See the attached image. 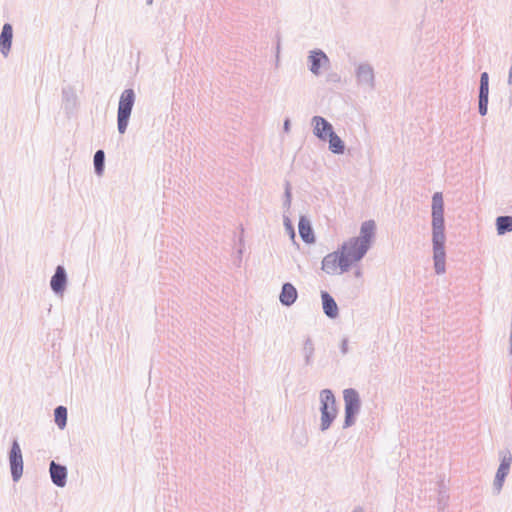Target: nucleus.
Masks as SVG:
<instances>
[{
    "instance_id": "f257e3e1",
    "label": "nucleus",
    "mask_w": 512,
    "mask_h": 512,
    "mask_svg": "<svg viewBox=\"0 0 512 512\" xmlns=\"http://www.w3.org/2000/svg\"><path fill=\"white\" fill-rule=\"evenodd\" d=\"M444 204L440 192L433 195L432 198V226H433V252L434 266L438 274L445 271V251H444Z\"/></svg>"
},
{
    "instance_id": "f03ea898",
    "label": "nucleus",
    "mask_w": 512,
    "mask_h": 512,
    "mask_svg": "<svg viewBox=\"0 0 512 512\" xmlns=\"http://www.w3.org/2000/svg\"><path fill=\"white\" fill-rule=\"evenodd\" d=\"M321 399V428H329L337 416L336 400L330 390H323L320 394Z\"/></svg>"
},
{
    "instance_id": "7ed1b4c3",
    "label": "nucleus",
    "mask_w": 512,
    "mask_h": 512,
    "mask_svg": "<svg viewBox=\"0 0 512 512\" xmlns=\"http://www.w3.org/2000/svg\"><path fill=\"white\" fill-rule=\"evenodd\" d=\"M134 100L135 95L132 89H127L121 94L118 107V130L121 134L126 131Z\"/></svg>"
},
{
    "instance_id": "20e7f679",
    "label": "nucleus",
    "mask_w": 512,
    "mask_h": 512,
    "mask_svg": "<svg viewBox=\"0 0 512 512\" xmlns=\"http://www.w3.org/2000/svg\"><path fill=\"white\" fill-rule=\"evenodd\" d=\"M367 250L368 248L365 242L362 244L361 241L353 238L344 243L339 252L341 256H343V259L346 260L349 268L353 263L359 261Z\"/></svg>"
},
{
    "instance_id": "39448f33",
    "label": "nucleus",
    "mask_w": 512,
    "mask_h": 512,
    "mask_svg": "<svg viewBox=\"0 0 512 512\" xmlns=\"http://www.w3.org/2000/svg\"><path fill=\"white\" fill-rule=\"evenodd\" d=\"M346 260L343 259L339 251L332 252L326 255L322 260V270L327 274H338L347 271Z\"/></svg>"
},
{
    "instance_id": "423d86ee",
    "label": "nucleus",
    "mask_w": 512,
    "mask_h": 512,
    "mask_svg": "<svg viewBox=\"0 0 512 512\" xmlns=\"http://www.w3.org/2000/svg\"><path fill=\"white\" fill-rule=\"evenodd\" d=\"M345 401V426H350L354 423V416L358 412L360 407L358 393L353 389H347L344 391Z\"/></svg>"
},
{
    "instance_id": "0eeeda50",
    "label": "nucleus",
    "mask_w": 512,
    "mask_h": 512,
    "mask_svg": "<svg viewBox=\"0 0 512 512\" xmlns=\"http://www.w3.org/2000/svg\"><path fill=\"white\" fill-rule=\"evenodd\" d=\"M11 474L14 481H18L23 474V457L19 443L15 440L12 443L9 454Z\"/></svg>"
},
{
    "instance_id": "6e6552de",
    "label": "nucleus",
    "mask_w": 512,
    "mask_h": 512,
    "mask_svg": "<svg viewBox=\"0 0 512 512\" xmlns=\"http://www.w3.org/2000/svg\"><path fill=\"white\" fill-rule=\"evenodd\" d=\"M313 124L314 134L322 140H326L329 135L333 133L332 125L320 116H315L313 118Z\"/></svg>"
},
{
    "instance_id": "1a4fd4ad",
    "label": "nucleus",
    "mask_w": 512,
    "mask_h": 512,
    "mask_svg": "<svg viewBox=\"0 0 512 512\" xmlns=\"http://www.w3.org/2000/svg\"><path fill=\"white\" fill-rule=\"evenodd\" d=\"M50 475L53 483L59 487L66 484L67 470L64 466L56 464L54 461L50 464Z\"/></svg>"
},
{
    "instance_id": "9d476101",
    "label": "nucleus",
    "mask_w": 512,
    "mask_h": 512,
    "mask_svg": "<svg viewBox=\"0 0 512 512\" xmlns=\"http://www.w3.org/2000/svg\"><path fill=\"white\" fill-rule=\"evenodd\" d=\"M12 38H13L12 26L8 23L4 24V26L2 28L1 35H0V50L4 56H7L10 51L11 44H12Z\"/></svg>"
},
{
    "instance_id": "9b49d317",
    "label": "nucleus",
    "mask_w": 512,
    "mask_h": 512,
    "mask_svg": "<svg viewBox=\"0 0 512 512\" xmlns=\"http://www.w3.org/2000/svg\"><path fill=\"white\" fill-rule=\"evenodd\" d=\"M66 273L62 266L56 268L55 274L53 275L50 285L55 293H62L66 285Z\"/></svg>"
},
{
    "instance_id": "f8f14e48",
    "label": "nucleus",
    "mask_w": 512,
    "mask_h": 512,
    "mask_svg": "<svg viewBox=\"0 0 512 512\" xmlns=\"http://www.w3.org/2000/svg\"><path fill=\"white\" fill-rule=\"evenodd\" d=\"M511 463H512V456L510 454L503 456L500 466L498 468L497 474H496V479H495V483H496L498 489H500L502 487L504 479L509 472Z\"/></svg>"
},
{
    "instance_id": "ddd939ff",
    "label": "nucleus",
    "mask_w": 512,
    "mask_h": 512,
    "mask_svg": "<svg viewBox=\"0 0 512 512\" xmlns=\"http://www.w3.org/2000/svg\"><path fill=\"white\" fill-rule=\"evenodd\" d=\"M321 298H322V304H323V310L325 312V314L330 317V318H335L338 316V306L335 302V300L333 299V297L323 291L321 293Z\"/></svg>"
},
{
    "instance_id": "4468645a",
    "label": "nucleus",
    "mask_w": 512,
    "mask_h": 512,
    "mask_svg": "<svg viewBox=\"0 0 512 512\" xmlns=\"http://www.w3.org/2000/svg\"><path fill=\"white\" fill-rule=\"evenodd\" d=\"M311 66L310 70L314 74H319L320 68L328 63V57L322 51L312 52L309 56Z\"/></svg>"
},
{
    "instance_id": "2eb2a0df",
    "label": "nucleus",
    "mask_w": 512,
    "mask_h": 512,
    "mask_svg": "<svg viewBox=\"0 0 512 512\" xmlns=\"http://www.w3.org/2000/svg\"><path fill=\"white\" fill-rule=\"evenodd\" d=\"M296 299H297L296 288L290 283H285L283 285L282 291L280 293L281 303L286 306H290L296 301Z\"/></svg>"
},
{
    "instance_id": "dca6fc26",
    "label": "nucleus",
    "mask_w": 512,
    "mask_h": 512,
    "mask_svg": "<svg viewBox=\"0 0 512 512\" xmlns=\"http://www.w3.org/2000/svg\"><path fill=\"white\" fill-rule=\"evenodd\" d=\"M374 231H375L374 221H372V220L366 221L361 226L360 237H357L355 239L361 241L362 244L365 241L367 248H369L371 239L374 235Z\"/></svg>"
},
{
    "instance_id": "f3484780",
    "label": "nucleus",
    "mask_w": 512,
    "mask_h": 512,
    "mask_svg": "<svg viewBox=\"0 0 512 512\" xmlns=\"http://www.w3.org/2000/svg\"><path fill=\"white\" fill-rule=\"evenodd\" d=\"M299 234L306 243L314 242V235L310 223L305 218H301L299 221Z\"/></svg>"
},
{
    "instance_id": "a211bd4d",
    "label": "nucleus",
    "mask_w": 512,
    "mask_h": 512,
    "mask_svg": "<svg viewBox=\"0 0 512 512\" xmlns=\"http://www.w3.org/2000/svg\"><path fill=\"white\" fill-rule=\"evenodd\" d=\"M329 140V149L336 154H342L344 152V143L334 132L327 138Z\"/></svg>"
},
{
    "instance_id": "6ab92c4d",
    "label": "nucleus",
    "mask_w": 512,
    "mask_h": 512,
    "mask_svg": "<svg viewBox=\"0 0 512 512\" xmlns=\"http://www.w3.org/2000/svg\"><path fill=\"white\" fill-rule=\"evenodd\" d=\"M497 232L498 234H504L506 232L512 231V217L511 216H501L497 218L496 221Z\"/></svg>"
},
{
    "instance_id": "aec40b11",
    "label": "nucleus",
    "mask_w": 512,
    "mask_h": 512,
    "mask_svg": "<svg viewBox=\"0 0 512 512\" xmlns=\"http://www.w3.org/2000/svg\"><path fill=\"white\" fill-rule=\"evenodd\" d=\"M359 82L368 83L373 80L372 69L368 66H360L357 71Z\"/></svg>"
},
{
    "instance_id": "412c9836",
    "label": "nucleus",
    "mask_w": 512,
    "mask_h": 512,
    "mask_svg": "<svg viewBox=\"0 0 512 512\" xmlns=\"http://www.w3.org/2000/svg\"><path fill=\"white\" fill-rule=\"evenodd\" d=\"M67 420V409L59 406L55 409V422L60 428H64Z\"/></svg>"
},
{
    "instance_id": "4be33fe9",
    "label": "nucleus",
    "mask_w": 512,
    "mask_h": 512,
    "mask_svg": "<svg viewBox=\"0 0 512 512\" xmlns=\"http://www.w3.org/2000/svg\"><path fill=\"white\" fill-rule=\"evenodd\" d=\"M104 165V152L102 150H98L94 155V166L97 174H101L103 171Z\"/></svg>"
},
{
    "instance_id": "5701e85b",
    "label": "nucleus",
    "mask_w": 512,
    "mask_h": 512,
    "mask_svg": "<svg viewBox=\"0 0 512 512\" xmlns=\"http://www.w3.org/2000/svg\"><path fill=\"white\" fill-rule=\"evenodd\" d=\"M489 78L486 72L482 73L480 80V94H488L489 93Z\"/></svg>"
},
{
    "instance_id": "b1692460",
    "label": "nucleus",
    "mask_w": 512,
    "mask_h": 512,
    "mask_svg": "<svg viewBox=\"0 0 512 512\" xmlns=\"http://www.w3.org/2000/svg\"><path fill=\"white\" fill-rule=\"evenodd\" d=\"M487 104H488V94H480L479 93V112L481 115H485L487 113Z\"/></svg>"
}]
</instances>
